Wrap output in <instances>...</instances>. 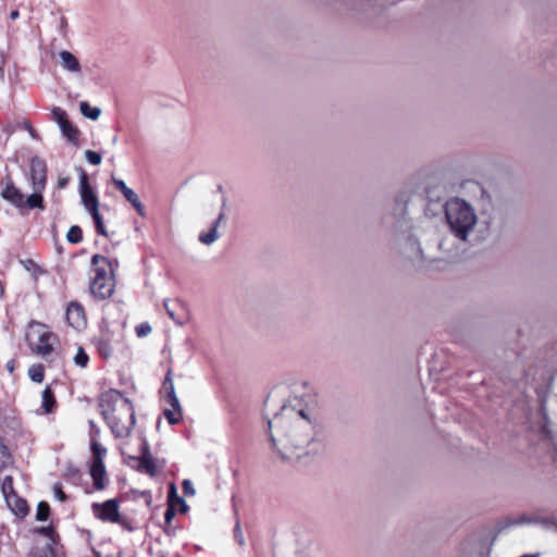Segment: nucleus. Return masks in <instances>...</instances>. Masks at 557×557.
<instances>
[{"instance_id":"obj_1","label":"nucleus","mask_w":557,"mask_h":557,"mask_svg":"<svg viewBox=\"0 0 557 557\" xmlns=\"http://www.w3.org/2000/svg\"><path fill=\"white\" fill-rule=\"evenodd\" d=\"M286 408L268 419V434L272 448L282 460L299 459L302 455L318 454L322 450V432L306 417L302 410L294 412Z\"/></svg>"},{"instance_id":"obj_2","label":"nucleus","mask_w":557,"mask_h":557,"mask_svg":"<svg viewBox=\"0 0 557 557\" xmlns=\"http://www.w3.org/2000/svg\"><path fill=\"white\" fill-rule=\"evenodd\" d=\"M409 201L408 193L397 194L393 201L386 205L381 218V225L392 236H403L405 238L401 248L404 256L419 269L428 270L436 259L425 256L420 243L410 233L412 221L408 216Z\"/></svg>"},{"instance_id":"obj_3","label":"nucleus","mask_w":557,"mask_h":557,"mask_svg":"<svg viewBox=\"0 0 557 557\" xmlns=\"http://www.w3.org/2000/svg\"><path fill=\"white\" fill-rule=\"evenodd\" d=\"M100 413L116 438L131 435L136 422L133 403L114 388L100 394L98 400Z\"/></svg>"},{"instance_id":"obj_4","label":"nucleus","mask_w":557,"mask_h":557,"mask_svg":"<svg viewBox=\"0 0 557 557\" xmlns=\"http://www.w3.org/2000/svg\"><path fill=\"white\" fill-rule=\"evenodd\" d=\"M444 209V216L449 234L463 244L473 242L479 216L473 206L460 197H453L438 206Z\"/></svg>"},{"instance_id":"obj_5","label":"nucleus","mask_w":557,"mask_h":557,"mask_svg":"<svg viewBox=\"0 0 557 557\" xmlns=\"http://www.w3.org/2000/svg\"><path fill=\"white\" fill-rule=\"evenodd\" d=\"M91 263L96 265V269L89 286L90 293L98 299H107L113 294L115 286L113 264L101 255H94Z\"/></svg>"},{"instance_id":"obj_6","label":"nucleus","mask_w":557,"mask_h":557,"mask_svg":"<svg viewBox=\"0 0 557 557\" xmlns=\"http://www.w3.org/2000/svg\"><path fill=\"white\" fill-rule=\"evenodd\" d=\"M32 333L29 335V344L33 346V350L42 356H47L52 352L53 348L50 344V339L54 336L48 327L39 322H32L29 324Z\"/></svg>"},{"instance_id":"obj_7","label":"nucleus","mask_w":557,"mask_h":557,"mask_svg":"<svg viewBox=\"0 0 557 557\" xmlns=\"http://www.w3.org/2000/svg\"><path fill=\"white\" fill-rule=\"evenodd\" d=\"M172 374V369H169L163 381V389L166 393V400L171 405L173 410L165 409L163 414L166 418L168 422L173 425L180 421V416L182 414V407L175 394Z\"/></svg>"},{"instance_id":"obj_8","label":"nucleus","mask_w":557,"mask_h":557,"mask_svg":"<svg viewBox=\"0 0 557 557\" xmlns=\"http://www.w3.org/2000/svg\"><path fill=\"white\" fill-rule=\"evenodd\" d=\"M478 231L473 235V240L484 242L493 234L499 231V216L496 212H481V220L478 223Z\"/></svg>"},{"instance_id":"obj_9","label":"nucleus","mask_w":557,"mask_h":557,"mask_svg":"<svg viewBox=\"0 0 557 557\" xmlns=\"http://www.w3.org/2000/svg\"><path fill=\"white\" fill-rule=\"evenodd\" d=\"M52 120L59 125L60 131L64 137L72 144L77 145L79 131L70 121L65 110L54 107L51 110Z\"/></svg>"},{"instance_id":"obj_10","label":"nucleus","mask_w":557,"mask_h":557,"mask_svg":"<svg viewBox=\"0 0 557 557\" xmlns=\"http://www.w3.org/2000/svg\"><path fill=\"white\" fill-rule=\"evenodd\" d=\"M91 507L96 518L102 521L114 522L119 520L120 512L116 499H108L102 504L94 503Z\"/></svg>"},{"instance_id":"obj_11","label":"nucleus","mask_w":557,"mask_h":557,"mask_svg":"<svg viewBox=\"0 0 557 557\" xmlns=\"http://www.w3.org/2000/svg\"><path fill=\"white\" fill-rule=\"evenodd\" d=\"M30 181L33 189H44L47 182V165L46 162L35 156L30 160Z\"/></svg>"},{"instance_id":"obj_12","label":"nucleus","mask_w":557,"mask_h":557,"mask_svg":"<svg viewBox=\"0 0 557 557\" xmlns=\"http://www.w3.org/2000/svg\"><path fill=\"white\" fill-rule=\"evenodd\" d=\"M112 183L123 194L125 199L134 207L136 212L144 218L146 215V210L138 195L132 188L127 187L123 180L112 176Z\"/></svg>"},{"instance_id":"obj_13","label":"nucleus","mask_w":557,"mask_h":557,"mask_svg":"<svg viewBox=\"0 0 557 557\" xmlns=\"http://www.w3.org/2000/svg\"><path fill=\"white\" fill-rule=\"evenodd\" d=\"M79 195L85 209L99 205L98 197L88 183L87 173L83 169H79Z\"/></svg>"},{"instance_id":"obj_14","label":"nucleus","mask_w":557,"mask_h":557,"mask_svg":"<svg viewBox=\"0 0 557 557\" xmlns=\"http://www.w3.org/2000/svg\"><path fill=\"white\" fill-rule=\"evenodd\" d=\"M226 201H227L226 197H223L220 213H219L216 220L213 222L209 232L199 234L198 239L201 244L210 246L215 240H218L220 238L218 227L226 219V214H225Z\"/></svg>"},{"instance_id":"obj_15","label":"nucleus","mask_w":557,"mask_h":557,"mask_svg":"<svg viewBox=\"0 0 557 557\" xmlns=\"http://www.w3.org/2000/svg\"><path fill=\"white\" fill-rule=\"evenodd\" d=\"M66 321L72 327L79 329L85 324L84 308L76 301H71L66 309Z\"/></svg>"},{"instance_id":"obj_16","label":"nucleus","mask_w":557,"mask_h":557,"mask_svg":"<svg viewBox=\"0 0 557 557\" xmlns=\"http://www.w3.org/2000/svg\"><path fill=\"white\" fill-rule=\"evenodd\" d=\"M0 195L17 208L24 207V195L14 184H10L8 188H2Z\"/></svg>"},{"instance_id":"obj_17","label":"nucleus","mask_w":557,"mask_h":557,"mask_svg":"<svg viewBox=\"0 0 557 557\" xmlns=\"http://www.w3.org/2000/svg\"><path fill=\"white\" fill-rule=\"evenodd\" d=\"M89 473L94 480L96 490H103L106 487V467L104 462H91Z\"/></svg>"},{"instance_id":"obj_18","label":"nucleus","mask_w":557,"mask_h":557,"mask_svg":"<svg viewBox=\"0 0 557 557\" xmlns=\"http://www.w3.org/2000/svg\"><path fill=\"white\" fill-rule=\"evenodd\" d=\"M61 58V64L64 70L71 72V73H78L81 72V63L78 59L70 51L62 50L60 52Z\"/></svg>"},{"instance_id":"obj_19","label":"nucleus","mask_w":557,"mask_h":557,"mask_svg":"<svg viewBox=\"0 0 557 557\" xmlns=\"http://www.w3.org/2000/svg\"><path fill=\"white\" fill-rule=\"evenodd\" d=\"M7 504L16 516L24 517L28 511L26 500L20 498L17 495L8 497Z\"/></svg>"},{"instance_id":"obj_20","label":"nucleus","mask_w":557,"mask_h":557,"mask_svg":"<svg viewBox=\"0 0 557 557\" xmlns=\"http://www.w3.org/2000/svg\"><path fill=\"white\" fill-rule=\"evenodd\" d=\"M540 412H541V416L543 418V431L546 434H550L552 433V428H555V426L557 428V414H555L553 417L549 416L546 401L542 403L541 408H540Z\"/></svg>"},{"instance_id":"obj_21","label":"nucleus","mask_w":557,"mask_h":557,"mask_svg":"<svg viewBox=\"0 0 557 557\" xmlns=\"http://www.w3.org/2000/svg\"><path fill=\"white\" fill-rule=\"evenodd\" d=\"M57 406V400L54 397V392L50 386H47L42 391V397H41V408L46 413H50L54 410Z\"/></svg>"},{"instance_id":"obj_22","label":"nucleus","mask_w":557,"mask_h":557,"mask_svg":"<svg viewBox=\"0 0 557 557\" xmlns=\"http://www.w3.org/2000/svg\"><path fill=\"white\" fill-rule=\"evenodd\" d=\"M134 460H137L139 462L138 470L141 472H146L151 476L156 475V465L152 456H138V457H131Z\"/></svg>"},{"instance_id":"obj_23","label":"nucleus","mask_w":557,"mask_h":557,"mask_svg":"<svg viewBox=\"0 0 557 557\" xmlns=\"http://www.w3.org/2000/svg\"><path fill=\"white\" fill-rule=\"evenodd\" d=\"M44 189H34V193L29 195L26 199L24 198V207L28 209H45L44 205V196L41 194Z\"/></svg>"},{"instance_id":"obj_24","label":"nucleus","mask_w":557,"mask_h":557,"mask_svg":"<svg viewBox=\"0 0 557 557\" xmlns=\"http://www.w3.org/2000/svg\"><path fill=\"white\" fill-rule=\"evenodd\" d=\"M94 344L97 347V350L101 357H103L104 359H108L111 357L113 349H112L110 339L107 336L101 335L99 337H96L94 339Z\"/></svg>"},{"instance_id":"obj_25","label":"nucleus","mask_w":557,"mask_h":557,"mask_svg":"<svg viewBox=\"0 0 557 557\" xmlns=\"http://www.w3.org/2000/svg\"><path fill=\"white\" fill-rule=\"evenodd\" d=\"M428 205L425 207V214L430 216H435L440 212H444V209H438V206H443L440 201V198H433L430 191H426Z\"/></svg>"},{"instance_id":"obj_26","label":"nucleus","mask_w":557,"mask_h":557,"mask_svg":"<svg viewBox=\"0 0 557 557\" xmlns=\"http://www.w3.org/2000/svg\"><path fill=\"white\" fill-rule=\"evenodd\" d=\"M79 111L81 113L89 119V120H92V121H96L98 120V117L100 116L101 114V109L98 108V107H91L88 102L86 101H82L79 103Z\"/></svg>"},{"instance_id":"obj_27","label":"nucleus","mask_w":557,"mask_h":557,"mask_svg":"<svg viewBox=\"0 0 557 557\" xmlns=\"http://www.w3.org/2000/svg\"><path fill=\"white\" fill-rule=\"evenodd\" d=\"M27 557H57L51 543L46 544L44 547H33Z\"/></svg>"},{"instance_id":"obj_28","label":"nucleus","mask_w":557,"mask_h":557,"mask_svg":"<svg viewBox=\"0 0 557 557\" xmlns=\"http://www.w3.org/2000/svg\"><path fill=\"white\" fill-rule=\"evenodd\" d=\"M90 449L92 453V462H103L107 449L97 441H90Z\"/></svg>"},{"instance_id":"obj_29","label":"nucleus","mask_w":557,"mask_h":557,"mask_svg":"<svg viewBox=\"0 0 557 557\" xmlns=\"http://www.w3.org/2000/svg\"><path fill=\"white\" fill-rule=\"evenodd\" d=\"M28 375L32 381L36 383H41L45 377V368L42 364H33L28 369Z\"/></svg>"},{"instance_id":"obj_30","label":"nucleus","mask_w":557,"mask_h":557,"mask_svg":"<svg viewBox=\"0 0 557 557\" xmlns=\"http://www.w3.org/2000/svg\"><path fill=\"white\" fill-rule=\"evenodd\" d=\"M66 239L71 244H78L83 240V232L78 225H73L70 227L66 234Z\"/></svg>"},{"instance_id":"obj_31","label":"nucleus","mask_w":557,"mask_h":557,"mask_svg":"<svg viewBox=\"0 0 557 557\" xmlns=\"http://www.w3.org/2000/svg\"><path fill=\"white\" fill-rule=\"evenodd\" d=\"M535 523H539L542 525L543 529L547 531H556L557 529V518L556 517H543V518H535Z\"/></svg>"},{"instance_id":"obj_32","label":"nucleus","mask_w":557,"mask_h":557,"mask_svg":"<svg viewBox=\"0 0 557 557\" xmlns=\"http://www.w3.org/2000/svg\"><path fill=\"white\" fill-rule=\"evenodd\" d=\"M50 516V506L46 502H40L37 505V511H36V520L38 521H47Z\"/></svg>"},{"instance_id":"obj_33","label":"nucleus","mask_w":557,"mask_h":557,"mask_svg":"<svg viewBox=\"0 0 557 557\" xmlns=\"http://www.w3.org/2000/svg\"><path fill=\"white\" fill-rule=\"evenodd\" d=\"M1 488L5 497V502L8 500V497H10L11 495H16L13 487V478L11 475L4 476Z\"/></svg>"},{"instance_id":"obj_34","label":"nucleus","mask_w":557,"mask_h":557,"mask_svg":"<svg viewBox=\"0 0 557 557\" xmlns=\"http://www.w3.org/2000/svg\"><path fill=\"white\" fill-rule=\"evenodd\" d=\"M88 361H89V357L86 354L85 349L83 347H79L77 349V352H76L75 357H74L75 364L81 367V368H86L87 364H88Z\"/></svg>"},{"instance_id":"obj_35","label":"nucleus","mask_w":557,"mask_h":557,"mask_svg":"<svg viewBox=\"0 0 557 557\" xmlns=\"http://www.w3.org/2000/svg\"><path fill=\"white\" fill-rule=\"evenodd\" d=\"M36 532L46 536V537H49L51 540V544L53 545L54 542H55V536H57V533H55V530L53 529V527L49 525V527H40V528H37L36 529Z\"/></svg>"},{"instance_id":"obj_36","label":"nucleus","mask_w":557,"mask_h":557,"mask_svg":"<svg viewBox=\"0 0 557 557\" xmlns=\"http://www.w3.org/2000/svg\"><path fill=\"white\" fill-rule=\"evenodd\" d=\"M85 158L86 160L92 164V165H99L101 163L102 157L99 152L94 150H86L85 151Z\"/></svg>"},{"instance_id":"obj_37","label":"nucleus","mask_w":557,"mask_h":557,"mask_svg":"<svg viewBox=\"0 0 557 557\" xmlns=\"http://www.w3.org/2000/svg\"><path fill=\"white\" fill-rule=\"evenodd\" d=\"M493 542L485 545L484 543L480 544L479 549L471 557H490L492 552Z\"/></svg>"},{"instance_id":"obj_38","label":"nucleus","mask_w":557,"mask_h":557,"mask_svg":"<svg viewBox=\"0 0 557 557\" xmlns=\"http://www.w3.org/2000/svg\"><path fill=\"white\" fill-rule=\"evenodd\" d=\"M92 220L95 223L96 232L101 236L108 237V232L104 226L101 214L99 216L94 218Z\"/></svg>"},{"instance_id":"obj_39","label":"nucleus","mask_w":557,"mask_h":557,"mask_svg":"<svg viewBox=\"0 0 557 557\" xmlns=\"http://www.w3.org/2000/svg\"><path fill=\"white\" fill-rule=\"evenodd\" d=\"M234 539L240 546L245 545V539L240 528L239 520L236 521L234 527Z\"/></svg>"},{"instance_id":"obj_40","label":"nucleus","mask_w":557,"mask_h":557,"mask_svg":"<svg viewBox=\"0 0 557 557\" xmlns=\"http://www.w3.org/2000/svg\"><path fill=\"white\" fill-rule=\"evenodd\" d=\"M175 515H176L175 504H169V506L164 512V520H165L166 525H169L172 522Z\"/></svg>"},{"instance_id":"obj_41","label":"nucleus","mask_w":557,"mask_h":557,"mask_svg":"<svg viewBox=\"0 0 557 557\" xmlns=\"http://www.w3.org/2000/svg\"><path fill=\"white\" fill-rule=\"evenodd\" d=\"M151 326L149 323H141L138 326H136V334L138 337L147 336L151 332Z\"/></svg>"},{"instance_id":"obj_42","label":"nucleus","mask_w":557,"mask_h":557,"mask_svg":"<svg viewBox=\"0 0 557 557\" xmlns=\"http://www.w3.org/2000/svg\"><path fill=\"white\" fill-rule=\"evenodd\" d=\"M4 171H5V176L3 178H1V181H0L1 189L2 188H8L10 184H14V182H13V180L11 177V173L9 171V168L5 166Z\"/></svg>"},{"instance_id":"obj_43","label":"nucleus","mask_w":557,"mask_h":557,"mask_svg":"<svg viewBox=\"0 0 557 557\" xmlns=\"http://www.w3.org/2000/svg\"><path fill=\"white\" fill-rule=\"evenodd\" d=\"M182 487H183L184 494L187 496H194L196 493V491L193 486V483L189 480H184L182 483Z\"/></svg>"},{"instance_id":"obj_44","label":"nucleus","mask_w":557,"mask_h":557,"mask_svg":"<svg viewBox=\"0 0 557 557\" xmlns=\"http://www.w3.org/2000/svg\"><path fill=\"white\" fill-rule=\"evenodd\" d=\"M114 522L119 523L124 530L128 532H132L135 529L133 524L127 519L121 517V515H119V520H115Z\"/></svg>"},{"instance_id":"obj_45","label":"nucleus","mask_w":557,"mask_h":557,"mask_svg":"<svg viewBox=\"0 0 557 557\" xmlns=\"http://www.w3.org/2000/svg\"><path fill=\"white\" fill-rule=\"evenodd\" d=\"M53 492H54V496L59 500H61V502H64L67 498L66 495L64 494V492L62 491V484L61 483H55L54 484Z\"/></svg>"},{"instance_id":"obj_46","label":"nucleus","mask_w":557,"mask_h":557,"mask_svg":"<svg viewBox=\"0 0 557 557\" xmlns=\"http://www.w3.org/2000/svg\"><path fill=\"white\" fill-rule=\"evenodd\" d=\"M88 424L90 428V441L97 440V437L100 435V429L96 425V423L92 420H90Z\"/></svg>"},{"instance_id":"obj_47","label":"nucleus","mask_w":557,"mask_h":557,"mask_svg":"<svg viewBox=\"0 0 557 557\" xmlns=\"http://www.w3.org/2000/svg\"><path fill=\"white\" fill-rule=\"evenodd\" d=\"M176 497H178L176 486L174 483H171L170 487H169V495H168L169 504H174V500L176 502Z\"/></svg>"},{"instance_id":"obj_48","label":"nucleus","mask_w":557,"mask_h":557,"mask_svg":"<svg viewBox=\"0 0 557 557\" xmlns=\"http://www.w3.org/2000/svg\"><path fill=\"white\" fill-rule=\"evenodd\" d=\"M0 455L4 459L3 463L8 462L11 458V454H10L8 447L2 442H0Z\"/></svg>"},{"instance_id":"obj_49","label":"nucleus","mask_w":557,"mask_h":557,"mask_svg":"<svg viewBox=\"0 0 557 557\" xmlns=\"http://www.w3.org/2000/svg\"><path fill=\"white\" fill-rule=\"evenodd\" d=\"M140 456H152L150 453L149 444L146 440H143L141 446H140Z\"/></svg>"},{"instance_id":"obj_50","label":"nucleus","mask_w":557,"mask_h":557,"mask_svg":"<svg viewBox=\"0 0 557 557\" xmlns=\"http://www.w3.org/2000/svg\"><path fill=\"white\" fill-rule=\"evenodd\" d=\"M176 503L180 505V511L182 513H186L189 509L188 505L186 504L185 499L182 497H176Z\"/></svg>"},{"instance_id":"obj_51","label":"nucleus","mask_w":557,"mask_h":557,"mask_svg":"<svg viewBox=\"0 0 557 557\" xmlns=\"http://www.w3.org/2000/svg\"><path fill=\"white\" fill-rule=\"evenodd\" d=\"M86 211L91 215L92 219L100 215L99 205L89 207L86 209Z\"/></svg>"},{"instance_id":"obj_52","label":"nucleus","mask_w":557,"mask_h":557,"mask_svg":"<svg viewBox=\"0 0 557 557\" xmlns=\"http://www.w3.org/2000/svg\"><path fill=\"white\" fill-rule=\"evenodd\" d=\"M22 263L24 264L25 269L28 270V271L32 270V269L38 268V265L32 259H27L25 261H22Z\"/></svg>"},{"instance_id":"obj_53","label":"nucleus","mask_w":557,"mask_h":557,"mask_svg":"<svg viewBox=\"0 0 557 557\" xmlns=\"http://www.w3.org/2000/svg\"><path fill=\"white\" fill-rule=\"evenodd\" d=\"M70 182V178L69 177H59L58 178V188L62 189V188H65L67 186Z\"/></svg>"},{"instance_id":"obj_54","label":"nucleus","mask_w":557,"mask_h":557,"mask_svg":"<svg viewBox=\"0 0 557 557\" xmlns=\"http://www.w3.org/2000/svg\"><path fill=\"white\" fill-rule=\"evenodd\" d=\"M164 308L168 312V314L170 315L171 319L175 320V312H174V309L169 305V301L165 300L164 301Z\"/></svg>"},{"instance_id":"obj_55","label":"nucleus","mask_w":557,"mask_h":557,"mask_svg":"<svg viewBox=\"0 0 557 557\" xmlns=\"http://www.w3.org/2000/svg\"><path fill=\"white\" fill-rule=\"evenodd\" d=\"M522 523H535V518H529L527 516H522L518 521H516V524H522Z\"/></svg>"},{"instance_id":"obj_56","label":"nucleus","mask_w":557,"mask_h":557,"mask_svg":"<svg viewBox=\"0 0 557 557\" xmlns=\"http://www.w3.org/2000/svg\"><path fill=\"white\" fill-rule=\"evenodd\" d=\"M25 128L29 132L30 136L33 138H36L37 137V133L36 131L33 128V126L30 125L29 122H25Z\"/></svg>"},{"instance_id":"obj_57","label":"nucleus","mask_w":557,"mask_h":557,"mask_svg":"<svg viewBox=\"0 0 557 557\" xmlns=\"http://www.w3.org/2000/svg\"><path fill=\"white\" fill-rule=\"evenodd\" d=\"M15 369V361L14 360H10L8 363H7V370L10 372V373H13Z\"/></svg>"},{"instance_id":"obj_58","label":"nucleus","mask_w":557,"mask_h":557,"mask_svg":"<svg viewBox=\"0 0 557 557\" xmlns=\"http://www.w3.org/2000/svg\"><path fill=\"white\" fill-rule=\"evenodd\" d=\"M20 16V13L17 10H14L10 13V18L11 20H16L17 17Z\"/></svg>"},{"instance_id":"obj_59","label":"nucleus","mask_w":557,"mask_h":557,"mask_svg":"<svg viewBox=\"0 0 557 557\" xmlns=\"http://www.w3.org/2000/svg\"><path fill=\"white\" fill-rule=\"evenodd\" d=\"M523 556H524V557H540V553H534V554H524Z\"/></svg>"},{"instance_id":"obj_60","label":"nucleus","mask_w":557,"mask_h":557,"mask_svg":"<svg viewBox=\"0 0 557 557\" xmlns=\"http://www.w3.org/2000/svg\"><path fill=\"white\" fill-rule=\"evenodd\" d=\"M113 264V269L119 265V261L116 259L110 260Z\"/></svg>"},{"instance_id":"obj_61","label":"nucleus","mask_w":557,"mask_h":557,"mask_svg":"<svg viewBox=\"0 0 557 557\" xmlns=\"http://www.w3.org/2000/svg\"><path fill=\"white\" fill-rule=\"evenodd\" d=\"M549 403H550L552 405H553V404H557V396H556V397H554L553 399H550V401H549Z\"/></svg>"},{"instance_id":"obj_62","label":"nucleus","mask_w":557,"mask_h":557,"mask_svg":"<svg viewBox=\"0 0 557 557\" xmlns=\"http://www.w3.org/2000/svg\"><path fill=\"white\" fill-rule=\"evenodd\" d=\"M164 532H165L168 535H170V534H171L170 528H165V529H164Z\"/></svg>"},{"instance_id":"obj_63","label":"nucleus","mask_w":557,"mask_h":557,"mask_svg":"<svg viewBox=\"0 0 557 557\" xmlns=\"http://www.w3.org/2000/svg\"><path fill=\"white\" fill-rule=\"evenodd\" d=\"M0 75H3V69L0 66Z\"/></svg>"},{"instance_id":"obj_64","label":"nucleus","mask_w":557,"mask_h":557,"mask_svg":"<svg viewBox=\"0 0 557 557\" xmlns=\"http://www.w3.org/2000/svg\"><path fill=\"white\" fill-rule=\"evenodd\" d=\"M555 532L557 533V528H556V531H555Z\"/></svg>"}]
</instances>
